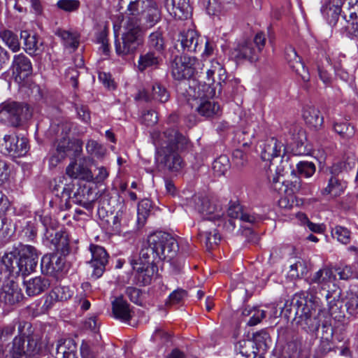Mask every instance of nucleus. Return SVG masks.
<instances>
[{"instance_id":"nucleus-52","label":"nucleus","mask_w":358,"mask_h":358,"mask_svg":"<svg viewBox=\"0 0 358 358\" xmlns=\"http://www.w3.org/2000/svg\"><path fill=\"white\" fill-rule=\"evenodd\" d=\"M297 169L299 173L306 177H311L315 172V164L308 162H300L297 164Z\"/></svg>"},{"instance_id":"nucleus-26","label":"nucleus","mask_w":358,"mask_h":358,"mask_svg":"<svg viewBox=\"0 0 358 358\" xmlns=\"http://www.w3.org/2000/svg\"><path fill=\"white\" fill-rule=\"evenodd\" d=\"M76 344L71 338L60 339L58 341L55 358H76Z\"/></svg>"},{"instance_id":"nucleus-30","label":"nucleus","mask_w":358,"mask_h":358,"mask_svg":"<svg viewBox=\"0 0 358 358\" xmlns=\"http://www.w3.org/2000/svg\"><path fill=\"white\" fill-rule=\"evenodd\" d=\"M50 285L48 278L45 277H36L26 282V292L29 296H35L47 289Z\"/></svg>"},{"instance_id":"nucleus-8","label":"nucleus","mask_w":358,"mask_h":358,"mask_svg":"<svg viewBox=\"0 0 358 358\" xmlns=\"http://www.w3.org/2000/svg\"><path fill=\"white\" fill-rule=\"evenodd\" d=\"M141 3H135L134 10L130 9V3L127 4V9L125 12V19H134L141 23L142 19H145L150 26H153L158 22L161 17L160 10L157 4L154 1H148L141 6Z\"/></svg>"},{"instance_id":"nucleus-50","label":"nucleus","mask_w":358,"mask_h":358,"mask_svg":"<svg viewBox=\"0 0 358 358\" xmlns=\"http://www.w3.org/2000/svg\"><path fill=\"white\" fill-rule=\"evenodd\" d=\"M229 168V159L227 156L222 155L213 163V169L217 175H223Z\"/></svg>"},{"instance_id":"nucleus-55","label":"nucleus","mask_w":358,"mask_h":358,"mask_svg":"<svg viewBox=\"0 0 358 358\" xmlns=\"http://www.w3.org/2000/svg\"><path fill=\"white\" fill-rule=\"evenodd\" d=\"M187 293L184 289H178L173 291L169 297V303L171 305H176L180 303L186 296Z\"/></svg>"},{"instance_id":"nucleus-39","label":"nucleus","mask_w":358,"mask_h":358,"mask_svg":"<svg viewBox=\"0 0 358 358\" xmlns=\"http://www.w3.org/2000/svg\"><path fill=\"white\" fill-rule=\"evenodd\" d=\"M236 350L245 358L255 357L257 351L252 340H241L236 345Z\"/></svg>"},{"instance_id":"nucleus-4","label":"nucleus","mask_w":358,"mask_h":358,"mask_svg":"<svg viewBox=\"0 0 358 358\" xmlns=\"http://www.w3.org/2000/svg\"><path fill=\"white\" fill-rule=\"evenodd\" d=\"M124 32L122 41L116 40L115 51L119 56L131 55L144 41V31L141 24L135 20L125 19L122 21Z\"/></svg>"},{"instance_id":"nucleus-60","label":"nucleus","mask_w":358,"mask_h":358,"mask_svg":"<svg viewBox=\"0 0 358 358\" xmlns=\"http://www.w3.org/2000/svg\"><path fill=\"white\" fill-rule=\"evenodd\" d=\"M98 173L96 176L94 177L92 180L94 182L99 183L104 181L109 176V171L104 166H100L97 168Z\"/></svg>"},{"instance_id":"nucleus-2","label":"nucleus","mask_w":358,"mask_h":358,"mask_svg":"<svg viewBox=\"0 0 358 358\" xmlns=\"http://www.w3.org/2000/svg\"><path fill=\"white\" fill-rule=\"evenodd\" d=\"M152 138L156 147L157 162L170 171H180L183 167V161L178 151L187 144L186 137L174 129H170L163 133L154 132Z\"/></svg>"},{"instance_id":"nucleus-25","label":"nucleus","mask_w":358,"mask_h":358,"mask_svg":"<svg viewBox=\"0 0 358 358\" xmlns=\"http://www.w3.org/2000/svg\"><path fill=\"white\" fill-rule=\"evenodd\" d=\"M73 291L67 286H56L46 297L45 305L47 308L50 307L57 301H66L72 297Z\"/></svg>"},{"instance_id":"nucleus-42","label":"nucleus","mask_w":358,"mask_h":358,"mask_svg":"<svg viewBox=\"0 0 358 358\" xmlns=\"http://www.w3.org/2000/svg\"><path fill=\"white\" fill-rule=\"evenodd\" d=\"M167 10L171 15H173L177 19H185L188 17L189 15V5L187 3L183 4L182 7L176 6L173 0H172L171 5L169 3L166 4Z\"/></svg>"},{"instance_id":"nucleus-17","label":"nucleus","mask_w":358,"mask_h":358,"mask_svg":"<svg viewBox=\"0 0 358 358\" xmlns=\"http://www.w3.org/2000/svg\"><path fill=\"white\" fill-rule=\"evenodd\" d=\"M261 158L271 162L273 159L283 157L286 153L285 143L275 138L267 139L261 146Z\"/></svg>"},{"instance_id":"nucleus-53","label":"nucleus","mask_w":358,"mask_h":358,"mask_svg":"<svg viewBox=\"0 0 358 358\" xmlns=\"http://www.w3.org/2000/svg\"><path fill=\"white\" fill-rule=\"evenodd\" d=\"M59 188L61 187L59 185H57L55 187V190L57 191L58 193L59 191ZM71 185H65L64 187H62V192H61V203H60V207L64 208L65 207L67 208L69 206V200L71 198Z\"/></svg>"},{"instance_id":"nucleus-3","label":"nucleus","mask_w":358,"mask_h":358,"mask_svg":"<svg viewBox=\"0 0 358 358\" xmlns=\"http://www.w3.org/2000/svg\"><path fill=\"white\" fill-rule=\"evenodd\" d=\"M70 125L67 123L61 124H51L49 132L55 136V143L50 150L48 156L49 166L56 167L73 150L78 153L82 150V143L78 140L71 141L69 138Z\"/></svg>"},{"instance_id":"nucleus-15","label":"nucleus","mask_w":358,"mask_h":358,"mask_svg":"<svg viewBox=\"0 0 358 358\" xmlns=\"http://www.w3.org/2000/svg\"><path fill=\"white\" fill-rule=\"evenodd\" d=\"M11 67L15 80L18 83L24 81L32 73L31 61L23 54L14 55Z\"/></svg>"},{"instance_id":"nucleus-9","label":"nucleus","mask_w":358,"mask_h":358,"mask_svg":"<svg viewBox=\"0 0 358 358\" xmlns=\"http://www.w3.org/2000/svg\"><path fill=\"white\" fill-rule=\"evenodd\" d=\"M50 217H44L41 218V222L45 228L44 234L43 243L50 248L59 251L62 255H66L69 252V240L65 233L56 231L53 227H48Z\"/></svg>"},{"instance_id":"nucleus-11","label":"nucleus","mask_w":358,"mask_h":358,"mask_svg":"<svg viewBox=\"0 0 358 358\" xmlns=\"http://www.w3.org/2000/svg\"><path fill=\"white\" fill-rule=\"evenodd\" d=\"M196 64L195 57L185 55L176 57L171 65L173 77L178 80L189 78L194 73Z\"/></svg>"},{"instance_id":"nucleus-12","label":"nucleus","mask_w":358,"mask_h":358,"mask_svg":"<svg viewBox=\"0 0 358 358\" xmlns=\"http://www.w3.org/2000/svg\"><path fill=\"white\" fill-rule=\"evenodd\" d=\"M22 297L21 289L13 278H9L3 282L0 291L1 303L8 306H12L19 303Z\"/></svg>"},{"instance_id":"nucleus-37","label":"nucleus","mask_w":358,"mask_h":358,"mask_svg":"<svg viewBox=\"0 0 358 358\" xmlns=\"http://www.w3.org/2000/svg\"><path fill=\"white\" fill-rule=\"evenodd\" d=\"M56 34L62 38L64 45L67 47L76 49L79 45L80 34L78 31L59 29Z\"/></svg>"},{"instance_id":"nucleus-14","label":"nucleus","mask_w":358,"mask_h":358,"mask_svg":"<svg viewBox=\"0 0 358 358\" xmlns=\"http://www.w3.org/2000/svg\"><path fill=\"white\" fill-rule=\"evenodd\" d=\"M24 339L22 337H15L10 351L9 358H29L34 357L39 353L36 342L34 340L29 341L26 351H24Z\"/></svg>"},{"instance_id":"nucleus-63","label":"nucleus","mask_w":358,"mask_h":358,"mask_svg":"<svg viewBox=\"0 0 358 358\" xmlns=\"http://www.w3.org/2000/svg\"><path fill=\"white\" fill-rule=\"evenodd\" d=\"M10 208V201L7 196L0 192V216L6 215Z\"/></svg>"},{"instance_id":"nucleus-24","label":"nucleus","mask_w":358,"mask_h":358,"mask_svg":"<svg viewBox=\"0 0 358 358\" xmlns=\"http://www.w3.org/2000/svg\"><path fill=\"white\" fill-rule=\"evenodd\" d=\"M336 275L331 268H322L310 278V284H316L321 289H327L334 283Z\"/></svg>"},{"instance_id":"nucleus-54","label":"nucleus","mask_w":358,"mask_h":358,"mask_svg":"<svg viewBox=\"0 0 358 358\" xmlns=\"http://www.w3.org/2000/svg\"><path fill=\"white\" fill-rule=\"evenodd\" d=\"M232 159L236 166H242L247 162L248 156L242 150L236 149L233 152Z\"/></svg>"},{"instance_id":"nucleus-51","label":"nucleus","mask_w":358,"mask_h":358,"mask_svg":"<svg viewBox=\"0 0 358 358\" xmlns=\"http://www.w3.org/2000/svg\"><path fill=\"white\" fill-rule=\"evenodd\" d=\"M334 129L343 138H349L354 134V127L347 122L335 123Z\"/></svg>"},{"instance_id":"nucleus-48","label":"nucleus","mask_w":358,"mask_h":358,"mask_svg":"<svg viewBox=\"0 0 358 358\" xmlns=\"http://www.w3.org/2000/svg\"><path fill=\"white\" fill-rule=\"evenodd\" d=\"M86 149L89 154L96 157H103L106 152L103 145L93 140L87 142Z\"/></svg>"},{"instance_id":"nucleus-59","label":"nucleus","mask_w":358,"mask_h":358,"mask_svg":"<svg viewBox=\"0 0 358 358\" xmlns=\"http://www.w3.org/2000/svg\"><path fill=\"white\" fill-rule=\"evenodd\" d=\"M303 264L299 261L290 266V275L292 278H299L303 273Z\"/></svg>"},{"instance_id":"nucleus-34","label":"nucleus","mask_w":358,"mask_h":358,"mask_svg":"<svg viewBox=\"0 0 358 358\" xmlns=\"http://www.w3.org/2000/svg\"><path fill=\"white\" fill-rule=\"evenodd\" d=\"M99 334L94 335V342L90 340L84 341L80 346V355L82 358H95L99 345Z\"/></svg>"},{"instance_id":"nucleus-40","label":"nucleus","mask_w":358,"mask_h":358,"mask_svg":"<svg viewBox=\"0 0 358 358\" xmlns=\"http://www.w3.org/2000/svg\"><path fill=\"white\" fill-rule=\"evenodd\" d=\"M215 73H217L220 80L224 81L227 78L225 70L223 69L221 64H220L217 60H212L210 68L208 69L206 72L208 85L215 82Z\"/></svg>"},{"instance_id":"nucleus-57","label":"nucleus","mask_w":358,"mask_h":358,"mask_svg":"<svg viewBox=\"0 0 358 358\" xmlns=\"http://www.w3.org/2000/svg\"><path fill=\"white\" fill-rule=\"evenodd\" d=\"M253 312L252 315L248 322L250 326H255L259 324L266 317V313L263 310L255 309Z\"/></svg>"},{"instance_id":"nucleus-46","label":"nucleus","mask_w":358,"mask_h":358,"mask_svg":"<svg viewBox=\"0 0 358 358\" xmlns=\"http://www.w3.org/2000/svg\"><path fill=\"white\" fill-rule=\"evenodd\" d=\"M331 234L333 238H336L338 242L343 244L350 243V231L345 227L336 226L332 229Z\"/></svg>"},{"instance_id":"nucleus-6","label":"nucleus","mask_w":358,"mask_h":358,"mask_svg":"<svg viewBox=\"0 0 358 358\" xmlns=\"http://www.w3.org/2000/svg\"><path fill=\"white\" fill-rule=\"evenodd\" d=\"M355 166V157H348L346 161L334 164L331 168V176L328 180L327 186L321 190V194L331 198H336L343 194L347 187V182L341 179L338 174L343 170H351Z\"/></svg>"},{"instance_id":"nucleus-41","label":"nucleus","mask_w":358,"mask_h":358,"mask_svg":"<svg viewBox=\"0 0 358 358\" xmlns=\"http://www.w3.org/2000/svg\"><path fill=\"white\" fill-rule=\"evenodd\" d=\"M20 37L24 40L25 50L29 52H34L38 49V39L35 34H30L27 31H22Z\"/></svg>"},{"instance_id":"nucleus-38","label":"nucleus","mask_w":358,"mask_h":358,"mask_svg":"<svg viewBox=\"0 0 358 358\" xmlns=\"http://www.w3.org/2000/svg\"><path fill=\"white\" fill-rule=\"evenodd\" d=\"M159 64V58L152 52L140 56L138 62V69L141 71L149 67H155Z\"/></svg>"},{"instance_id":"nucleus-28","label":"nucleus","mask_w":358,"mask_h":358,"mask_svg":"<svg viewBox=\"0 0 358 358\" xmlns=\"http://www.w3.org/2000/svg\"><path fill=\"white\" fill-rule=\"evenodd\" d=\"M278 176H274L272 179V187L273 189L282 194L284 193L287 196H292V194L299 190V182L295 180L294 182H292V187H288V181H285L282 179V174L280 172L278 173Z\"/></svg>"},{"instance_id":"nucleus-36","label":"nucleus","mask_w":358,"mask_h":358,"mask_svg":"<svg viewBox=\"0 0 358 358\" xmlns=\"http://www.w3.org/2000/svg\"><path fill=\"white\" fill-rule=\"evenodd\" d=\"M252 342H254L255 349L257 355L265 353L270 348L271 341L266 332L262 331L254 334Z\"/></svg>"},{"instance_id":"nucleus-10","label":"nucleus","mask_w":358,"mask_h":358,"mask_svg":"<svg viewBox=\"0 0 358 358\" xmlns=\"http://www.w3.org/2000/svg\"><path fill=\"white\" fill-rule=\"evenodd\" d=\"M28 150V141L25 138H19L14 134L5 135L0 141V151L4 155L20 157L25 155Z\"/></svg>"},{"instance_id":"nucleus-7","label":"nucleus","mask_w":358,"mask_h":358,"mask_svg":"<svg viewBox=\"0 0 358 358\" xmlns=\"http://www.w3.org/2000/svg\"><path fill=\"white\" fill-rule=\"evenodd\" d=\"M265 43L266 38L264 34L261 32L257 33L253 41H243L239 42L231 50V56L236 60L245 59L251 62H256Z\"/></svg>"},{"instance_id":"nucleus-19","label":"nucleus","mask_w":358,"mask_h":358,"mask_svg":"<svg viewBox=\"0 0 358 358\" xmlns=\"http://www.w3.org/2000/svg\"><path fill=\"white\" fill-rule=\"evenodd\" d=\"M65 259L55 254L44 255L41 262V270L48 275H56L64 266Z\"/></svg>"},{"instance_id":"nucleus-27","label":"nucleus","mask_w":358,"mask_h":358,"mask_svg":"<svg viewBox=\"0 0 358 358\" xmlns=\"http://www.w3.org/2000/svg\"><path fill=\"white\" fill-rule=\"evenodd\" d=\"M114 317L123 322H128L132 317L129 304L122 297L116 298L112 303Z\"/></svg>"},{"instance_id":"nucleus-56","label":"nucleus","mask_w":358,"mask_h":358,"mask_svg":"<svg viewBox=\"0 0 358 358\" xmlns=\"http://www.w3.org/2000/svg\"><path fill=\"white\" fill-rule=\"evenodd\" d=\"M99 80L105 87L110 90H113L115 87V83L112 79L111 75L110 73L99 72Z\"/></svg>"},{"instance_id":"nucleus-18","label":"nucleus","mask_w":358,"mask_h":358,"mask_svg":"<svg viewBox=\"0 0 358 358\" xmlns=\"http://www.w3.org/2000/svg\"><path fill=\"white\" fill-rule=\"evenodd\" d=\"M285 59L289 67L298 74L304 82L310 79V75L305 67L301 58L298 55L296 50L292 47H287L285 50Z\"/></svg>"},{"instance_id":"nucleus-45","label":"nucleus","mask_w":358,"mask_h":358,"mask_svg":"<svg viewBox=\"0 0 358 358\" xmlns=\"http://www.w3.org/2000/svg\"><path fill=\"white\" fill-rule=\"evenodd\" d=\"M56 6L66 13H76L80 7V1L79 0H58Z\"/></svg>"},{"instance_id":"nucleus-23","label":"nucleus","mask_w":358,"mask_h":358,"mask_svg":"<svg viewBox=\"0 0 358 358\" xmlns=\"http://www.w3.org/2000/svg\"><path fill=\"white\" fill-rule=\"evenodd\" d=\"M169 98V92L159 83H155L152 85L151 93L143 90L139 92L136 96L138 99H143L146 101H155L160 103L168 101Z\"/></svg>"},{"instance_id":"nucleus-31","label":"nucleus","mask_w":358,"mask_h":358,"mask_svg":"<svg viewBox=\"0 0 358 358\" xmlns=\"http://www.w3.org/2000/svg\"><path fill=\"white\" fill-rule=\"evenodd\" d=\"M209 222L203 221L199 224V236L201 238H205V243L208 248H213L214 245L218 244L220 241V236L215 229L212 231H207Z\"/></svg>"},{"instance_id":"nucleus-44","label":"nucleus","mask_w":358,"mask_h":358,"mask_svg":"<svg viewBox=\"0 0 358 358\" xmlns=\"http://www.w3.org/2000/svg\"><path fill=\"white\" fill-rule=\"evenodd\" d=\"M71 166H68L66 169V174L73 178H79L87 182H91L94 180V176L90 169L81 164L80 171L79 173H74L71 172Z\"/></svg>"},{"instance_id":"nucleus-1","label":"nucleus","mask_w":358,"mask_h":358,"mask_svg":"<svg viewBox=\"0 0 358 358\" xmlns=\"http://www.w3.org/2000/svg\"><path fill=\"white\" fill-rule=\"evenodd\" d=\"M178 245L170 234L157 232L151 234L143 246L137 260H131L133 269L138 273L145 271L149 266L161 260L171 261L176 255Z\"/></svg>"},{"instance_id":"nucleus-22","label":"nucleus","mask_w":358,"mask_h":358,"mask_svg":"<svg viewBox=\"0 0 358 358\" xmlns=\"http://www.w3.org/2000/svg\"><path fill=\"white\" fill-rule=\"evenodd\" d=\"M181 45L184 50L189 52H196L199 51L203 44V38L193 29L183 31L180 34Z\"/></svg>"},{"instance_id":"nucleus-20","label":"nucleus","mask_w":358,"mask_h":358,"mask_svg":"<svg viewBox=\"0 0 358 358\" xmlns=\"http://www.w3.org/2000/svg\"><path fill=\"white\" fill-rule=\"evenodd\" d=\"M197 208L203 218L208 220H218L222 215L220 206L208 197L201 199Z\"/></svg>"},{"instance_id":"nucleus-61","label":"nucleus","mask_w":358,"mask_h":358,"mask_svg":"<svg viewBox=\"0 0 358 358\" xmlns=\"http://www.w3.org/2000/svg\"><path fill=\"white\" fill-rule=\"evenodd\" d=\"M203 43L205 45V49L201 55L203 59L213 55L215 45L213 42L209 41L208 39L203 38Z\"/></svg>"},{"instance_id":"nucleus-29","label":"nucleus","mask_w":358,"mask_h":358,"mask_svg":"<svg viewBox=\"0 0 358 358\" xmlns=\"http://www.w3.org/2000/svg\"><path fill=\"white\" fill-rule=\"evenodd\" d=\"M302 116L306 123L315 129H320L323 124V117L320 115V110L313 106H306Z\"/></svg>"},{"instance_id":"nucleus-64","label":"nucleus","mask_w":358,"mask_h":358,"mask_svg":"<svg viewBox=\"0 0 358 358\" xmlns=\"http://www.w3.org/2000/svg\"><path fill=\"white\" fill-rule=\"evenodd\" d=\"M206 10L209 15H217L220 11V5L217 0H208Z\"/></svg>"},{"instance_id":"nucleus-32","label":"nucleus","mask_w":358,"mask_h":358,"mask_svg":"<svg viewBox=\"0 0 358 358\" xmlns=\"http://www.w3.org/2000/svg\"><path fill=\"white\" fill-rule=\"evenodd\" d=\"M196 110L201 115L210 117L220 110V106L213 101L201 98L196 100Z\"/></svg>"},{"instance_id":"nucleus-58","label":"nucleus","mask_w":358,"mask_h":358,"mask_svg":"<svg viewBox=\"0 0 358 358\" xmlns=\"http://www.w3.org/2000/svg\"><path fill=\"white\" fill-rule=\"evenodd\" d=\"M243 213L241 206L239 204H233L229 206L227 210L228 216L231 219L241 220V214Z\"/></svg>"},{"instance_id":"nucleus-47","label":"nucleus","mask_w":358,"mask_h":358,"mask_svg":"<svg viewBox=\"0 0 358 358\" xmlns=\"http://www.w3.org/2000/svg\"><path fill=\"white\" fill-rule=\"evenodd\" d=\"M345 307L350 315L358 316V292L348 294Z\"/></svg>"},{"instance_id":"nucleus-33","label":"nucleus","mask_w":358,"mask_h":358,"mask_svg":"<svg viewBox=\"0 0 358 358\" xmlns=\"http://www.w3.org/2000/svg\"><path fill=\"white\" fill-rule=\"evenodd\" d=\"M1 263L6 266L12 277L20 274L23 276V271L20 265V259L17 260L14 253H5L2 257Z\"/></svg>"},{"instance_id":"nucleus-5","label":"nucleus","mask_w":358,"mask_h":358,"mask_svg":"<svg viewBox=\"0 0 358 358\" xmlns=\"http://www.w3.org/2000/svg\"><path fill=\"white\" fill-rule=\"evenodd\" d=\"M296 315L299 323L307 331L315 332L320 327V321L315 316L317 310L320 311V299L315 295L308 293L296 301Z\"/></svg>"},{"instance_id":"nucleus-13","label":"nucleus","mask_w":358,"mask_h":358,"mask_svg":"<svg viewBox=\"0 0 358 358\" xmlns=\"http://www.w3.org/2000/svg\"><path fill=\"white\" fill-rule=\"evenodd\" d=\"M20 265L23 271V276L29 275L33 272L38 262L40 253L31 245H22L19 251Z\"/></svg>"},{"instance_id":"nucleus-16","label":"nucleus","mask_w":358,"mask_h":358,"mask_svg":"<svg viewBox=\"0 0 358 358\" xmlns=\"http://www.w3.org/2000/svg\"><path fill=\"white\" fill-rule=\"evenodd\" d=\"M90 249L92 254L90 264L94 269L93 275L96 278H99L105 271L108 263V255L106 250L99 245H91Z\"/></svg>"},{"instance_id":"nucleus-35","label":"nucleus","mask_w":358,"mask_h":358,"mask_svg":"<svg viewBox=\"0 0 358 358\" xmlns=\"http://www.w3.org/2000/svg\"><path fill=\"white\" fill-rule=\"evenodd\" d=\"M0 38L3 43L13 52H18L20 43L16 34L8 29L0 31Z\"/></svg>"},{"instance_id":"nucleus-21","label":"nucleus","mask_w":358,"mask_h":358,"mask_svg":"<svg viewBox=\"0 0 358 358\" xmlns=\"http://www.w3.org/2000/svg\"><path fill=\"white\" fill-rule=\"evenodd\" d=\"M24 108L19 103L13 102L5 104L0 111V117L6 119L14 127L18 126L23 118Z\"/></svg>"},{"instance_id":"nucleus-62","label":"nucleus","mask_w":358,"mask_h":358,"mask_svg":"<svg viewBox=\"0 0 358 358\" xmlns=\"http://www.w3.org/2000/svg\"><path fill=\"white\" fill-rule=\"evenodd\" d=\"M9 178L8 166L6 162L0 160V185L4 183Z\"/></svg>"},{"instance_id":"nucleus-43","label":"nucleus","mask_w":358,"mask_h":358,"mask_svg":"<svg viewBox=\"0 0 358 358\" xmlns=\"http://www.w3.org/2000/svg\"><path fill=\"white\" fill-rule=\"evenodd\" d=\"M336 271L341 280L358 278V270L356 265H348L336 268Z\"/></svg>"},{"instance_id":"nucleus-49","label":"nucleus","mask_w":358,"mask_h":358,"mask_svg":"<svg viewBox=\"0 0 358 358\" xmlns=\"http://www.w3.org/2000/svg\"><path fill=\"white\" fill-rule=\"evenodd\" d=\"M149 45L151 48L161 51L164 48V41L162 33L160 31H156L152 33L149 36Z\"/></svg>"}]
</instances>
